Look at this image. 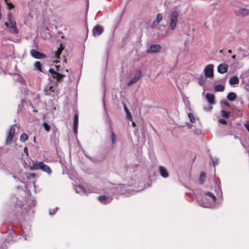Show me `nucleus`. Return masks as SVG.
<instances>
[{
  "label": "nucleus",
  "mask_w": 249,
  "mask_h": 249,
  "mask_svg": "<svg viewBox=\"0 0 249 249\" xmlns=\"http://www.w3.org/2000/svg\"><path fill=\"white\" fill-rule=\"evenodd\" d=\"M234 138L235 139H239V141L241 142V143H242V145H243V144L242 143V142L241 141V140L240 139V138H239L238 136H234Z\"/></svg>",
  "instance_id": "obj_40"
},
{
  "label": "nucleus",
  "mask_w": 249,
  "mask_h": 249,
  "mask_svg": "<svg viewBox=\"0 0 249 249\" xmlns=\"http://www.w3.org/2000/svg\"><path fill=\"white\" fill-rule=\"evenodd\" d=\"M64 62H65V63H66V62H67V60H66V59H65V60H64Z\"/></svg>",
  "instance_id": "obj_46"
},
{
  "label": "nucleus",
  "mask_w": 249,
  "mask_h": 249,
  "mask_svg": "<svg viewBox=\"0 0 249 249\" xmlns=\"http://www.w3.org/2000/svg\"><path fill=\"white\" fill-rule=\"evenodd\" d=\"M29 168L31 170L40 169L48 175H50L52 173L51 168L42 161H33L31 163H30Z\"/></svg>",
  "instance_id": "obj_1"
},
{
  "label": "nucleus",
  "mask_w": 249,
  "mask_h": 249,
  "mask_svg": "<svg viewBox=\"0 0 249 249\" xmlns=\"http://www.w3.org/2000/svg\"><path fill=\"white\" fill-rule=\"evenodd\" d=\"M205 77H212L213 76V65L209 64L207 65L204 69Z\"/></svg>",
  "instance_id": "obj_5"
},
{
  "label": "nucleus",
  "mask_w": 249,
  "mask_h": 249,
  "mask_svg": "<svg viewBox=\"0 0 249 249\" xmlns=\"http://www.w3.org/2000/svg\"><path fill=\"white\" fill-rule=\"evenodd\" d=\"M188 127H189V128H191V126H192V124H189L188 125Z\"/></svg>",
  "instance_id": "obj_44"
},
{
  "label": "nucleus",
  "mask_w": 249,
  "mask_h": 249,
  "mask_svg": "<svg viewBox=\"0 0 249 249\" xmlns=\"http://www.w3.org/2000/svg\"><path fill=\"white\" fill-rule=\"evenodd\" d=\"M206 195L207 196H209L210 197H211L214 202H215L216 201V198L215 196L212 193L207 192L206 193Z\"/></svg>",
  "instance_id": "obj_30"
},
{
  "label": "nucleus",
  "mask_w": 249,
  "mask_h": 249,
  "mask_svg": "<svg viewBox=\"0 0 249 249\" xmlns=\"http://www.w3.org/2000/svg\"><path fill=\"white\" fill-rule=\"evenodd\" d=\"M90 160L92 161L93 162H96L97 160L95 159L98 157H87Z\"/></svg>",
  "instance_id": "obj_33"
},
{
  "label": "nucleus",
  "mask_w": 249,
  "mask_h": 249,
  "mask_svg": "<svg viewBox=\"0 0 249 249\" xmlns=\"http://www.w3.org/2000/svg\"><path fill=\"white\" fill-rule=\"evenodd\" d=\"M124 108L126 113L127 119L130 121L132 120V116L125 104H124Z\"/></svg>",
  "instance_id": "obj_19"
},
{
  "label": "nucleus",
  "mask_w": 249,
  "mask_h": 249,
  "mask_svg": "<svg viewBox=\"0 0 249 249\" xmlns=\"http://www.w3.org/2000/svg\"><path fill=\"white\" fill-rule=\"evenodd\" d=\"M118 139L117 138L115 133L113 131H111V147L112 148H115L117 146Z\"/></svg>",
  "instance_id": "obj_13"
},
{
  "label": "nucleus",
  "mask_w": 249,
  "mask_h": 249,
  "mask_svg": "<svg viewBox=\"0 0 249 249\" xmlns=\"http://www.w3.org/2000/svg\"><path fill=\"white\" fill-rule=\"evenodd\" d=\"M103 31L104 28L102 26L97 25L95 26L92 29V35L94 36L96 35H100L103 33Z\"/></svg>",
  "instance_id": "obj_11"
},
{
  "label": "nucleus",
  "mask_w": 249,
  "mask_h": 249,
  "mask_svg": "<svg viewBox=\"0 0 249 249\" xmlns=\"http://www.w3.org/2000/svg\"><path fill=\"white\" fill-rule=\"evenodd\" d=\"M64 49V46L62 44L60 45V47L57 49V51L55 52V56L57 58H59V56L61 53L62 50Z\"/></svg>",
  "instance_id": "obj_21"
},
{
  "label": "nucleus",
  "mask_w": 249,
  "mask_h": 249,
  "mask_svg": "<svg viewBox=\"0 0 249 249\" xmlns=\"http://www.w3.org/2000/svg\"><path fill=\"white\" fill-rule=\"evenodd\" d=\"M206 77H204L202 75L199 76L198 78L199 84L201 86H204L206 83Z\"/></svg>",
  "instance_id": "obj_23"
},
{
  "label": "nucleus",
  "mask_w": 249,
  "mask_h": 249,
  "mask_svg": "<svg viewBox=\"0 0 249 249\" xmlns=\"http://www.w3.org/2000/svg\"><path fill=\"white\" fill-rule=\"evenodd\" d=\"M207 101L210 104H214V96L213 94L207 93L206 96Z\"/></svg>",
  "instance_id": "obj_16"
},
{
  "label": "nucleus",
  "mask_w": 249,
  "mask_h": 249,
  "mask_svg": "<svg viewBox=\"0 0 249 249\" xmlns=\"http://www.w3.org/2000/svg\"><path fill=\"white\" fill-rule=\"evenodd\" d=\"M236 97L237 95L235 93L233 92H229L227 96V99L231 102L234 101L236 99Z\"/></svg>",
  "instance_id": "obj_18"
},
{
  "label": "nucleus",
  "mask_w": 249,
  "mask_h": 249,
  "mask_svg": "<svg viewBox=\"0 0 249 249\" xmlns=\"http://www.w3.org/2000/svg\"><path fill=\"white\" fill-rule=\"evenodd\" d=\"M112 199V197H107L105 195H101L98 197V200L103 204H107L111 202Z\"/></svg>",
  "instance_id": "obj_8"
},
{
  "label": "nucleus",
  "mask_w": 249,
  "mask_h": 249,
  "mask_svg": "<svg viewBox=\"0 0 249 249\" xmlns=\"http://www.w3.org/2000/svg\"><path fill=\"white\" fill-rule=\"evenodd\" d=\"M34 66L35 67V69L36 70H37L40 72H43L42 68H41V64L39 61L36 62L34 64Z\"/></svg>",
  "instance_id": "obj_25"
},
{
  "label": "nucleus",
  "mask_w": 249,
  "mask_h": 249,
  "mask_svg": "<svg viewBox=\"0 0 249 249\" xmlns=\"http://www.w3.org/2000/svg\"><path fill=\"white\" fill-rule=\"evenodd\" d=\"M28 151V148H27V147H25L24 148V152L26 154V156H29Z\"/></svg>",
  "instance_id": "obj_37"
},
{
  "label": "nucleus",
  "mask_w": 249,
  "mask_h": 249,
  "mask_svg": "<svg viewBox=\"0 0 249 249\" xmlns=\"http://www.w3.org/2000/svg\"><path fill=\"white\" fill-rule=\"evenodd\" d=\"M78 112H76L74 114L73 117V130L75 134H76L78 132Z\"/></svg>",
  "instance_id": "obj_10"
},
{
  "label": "nucleus",
  "mask_w": 249,
  "mask_h": 249,
  "mask_svg": "<svg viewBox=\"0 0 249 249\" xmlns=\"http://www.w3.org/2000/svg\"><path fill=\"white\" fill-rule=\"evenodd\" d=\"M48 88V89L49 90H51V91L53 92V86H49V87H47Z\"/></svg>",
  "instance_id": "obj_38"
},
{
  "label": "nucleus",
  "mask_w": 249,
  "mask_h": 249,
  "mask_svg": "<svg viewBox=\"0 0 249 249\" xmlns=\"http://www.w3.org/2000/svg\"><path fill=\"white\" fill-rule=\"evenodd\" d=\"M52 92V91H51V90H49L48 89V88L47 87H46V88L45 89V94L46 95H51Z\"/></svg>",
  "instance_id": "obj_35"
},
{
  "label": "nucleus",
  "mask_w": 249,
  "mask_h": 249,
  "mask_svg": "<svg viewBox=\"0 0 249 249\" xmlns=\"http://www.w3.org/2000/svg\"><path fill=\"white\" fill-rule=\"evenodd\" d=\"M160 168V175L164 178H167L169 177V174L168 171L165 167L162 166H160L159 167Z\"/></svg>",
  "instance_id": "obj_15"
},
{
  "label": "nucleus",
  "mask_w": 249,
  "mask_h": 249,
  "mask_svg": "<svg viewBox=\"0 0 249 249\" xmlns=\"http://www.w3.org/2000/svg\"><path fill=\"white\" fill-rule=\"evenodd\" d=\"M28 139V136L26 134L23 133L20 136V140L24 142Z\"/></svg>",
  "instance_id": "obj_28"
},
{
  "label": "nucleus",
  "mask_w": 249,
  "mask_h": 249,
  "mask_svg": "<svg viewBox=\"0 0 249 249\" xmlns=\"http://www.w3.org/2000/svg\"><path fill=\"white\" fill-rule=\"evenodd\" d=\"M188 117L189 118L190 121L191 123H194L195 122L196 120L194 116V115L192 113H188Z\"/></svg>",
  "instance_id": "obj_31"
},
{
  "label": "nucleus",
  "mask_w": 249,
  "mask_h": 249,
  "mask_svg": "<svg viewBox=\"0 0 249 249\" xmlns=\"http://www.w3.org/2000/svg\"><path fill=\"white\" fill-rule=\"evenodd\" d=\"M205 179H206V174L204 172L202 171L200 173L199 179L200 184H203L205 182Z\"/></svg>",
  "instance_id": "obj_20"
},
{
  "label": "nucleus",
  "mask_w": 249,
  "mask_h": 249,
  "mask_svg": "<svg viewBox=\"0 0 249 249\" xmlns=\"http://www.w3.org/2000/svg\"><path fill=\"white\" fill-rule=\"evenodd\" d=\"M30 54L33 58L36 59H41L45 57L44 54L40 53L35 49H32L30 51Z\"/></svg>",
  "instance_id": "obj_7"
},
{
  "label": "nucleus",
  "mask_w": 249,
  "mask_h": 249,
  "mask_svg": "<svg viewBox=\"0 0 249 249\" xmlns=\"http://www.w3.org/2000/svg\"><path fill=\"white\" fill-rule=\"evenodd\" d=\"M219 123L222 124H226L227 123V122L226 120L224 119H220L219 120Z\"/></svg>",
  "instance_id": "obj_36"
},
{
  "label": "nucleus",
  "mask_w": 249,
  "mask_h": 249,
  "mask_svg": "<svg viewBox=\"0 0 249 249\" xmlns=\"http://www.w3.org/2000/svg\"><path fill=\"white\" fill-rule=\"evenodd\" d=\"M228 70V66L226 64H220L217 68V71L221 73H225L227 72Z\"/></svg>",
  "instance_id": "obj_14"
},
{
  "label": "nucleus",
  "mask_w": 249,
  "mask_h": 249,
  "mask_svg": "<svg viewBox=\"0 0 249 249\" xmlns=\"http://www.w3.org/2000/svg\"><path fill=\"white\" fill-rule=\"evenodd\" d=\"M239 80L237 76H233L229 79V84L231 85H233L239 83Z\"/></svg>",
  "instance_id": "obj_17"
},
{
  "label": "nucleus",
  "mask_w": 249,
  "mask_h": 249,
  "mask_svg": "<svg viewBox=\"0 0 249 249\" xmlns=\"http://www.w3.org/2000/svg\"><path fill=\"white\" fill-rule=\"evenodd\" d=\"M142 76V72L141 71L138 70L133 77L127 83V86H130L136 83L138 80Z\"/></svg>",
  "instance_id": "obj_6"
},
{
  "label": "nucleus",
  "mask_w": 249,
  "mask_h": 249,
  "mask_svg": "<svg viewBox=\"0 0 249 249\" xmlns=\"http://www.w3.org/2000/svg\"><path fill=\"white\" fill-rule=\"evenodd\" d=\"M213 160V166H215V161L214 160Z\"/></svg>",
  "instance_id": "obj_41"
},
{
  "label": "nucleus",
  "mask_w": 249,
  "mask_h": 249,
  "mask_svg": "<svg viewBox=\"0 0 249 249\" xmlns=\"http://www.w3.org/2000/svg\"><path fill=\"white\" fill-rule=\"evenodd\" d=\"M43 127L45 129V130L46 131H49L50 130V125L46 123H44L43 124Z\"/></svg>",
  "instance_id": "obj_32"
},
{
  "label": "nucleus",
  "mask_w": 249,
  "mask_h": 249,
  "mask_svg": "<svg viewBox=\"0 0 249 249\" xmlns=\"http://www.w3.org/2000/svg\"><path fill=\"white\" fill-rule=\"evenodd\" d=\"M249 14V10L243 8L239 10V15L242 16H245Z\"/></svg>",
  "instance_id": "obj_22"
},
{
  "label": "nucleus",
  "mask_w": 249,
  "mask_h": 249,
  "mask_svg": "<svg viewBox=\"0 0 249 249\" xmlns=\"http://www.w3.org/2000/svg\"><path fill=\"white\" fill-rule=\"evenodd\" d=\"M228 52H229V53H231V52H231V49L229 50H228Z\"/></svg>",
  "instance_id": "obj_45"
},
{
  "label": "nucleus",
  "mask_w": 249,
  "mask_h": 249,
  "mask_svg": "<svg viewBox=\"0 0 249 249\" xmlns=\"http://www.w3.org/2000/svg\"><path fill=\"white\" fill-rule=\"evenodd\" d=\"M224 89V87L223 85L218 84L215 86L214 90L216 91H223Z\"/></svg>",
  "instance_id": "obj_26"
},
{
  "label": "nucleus",
  "mask_w": 249,
  "mask_h": 249,
  "mask_svg": "<svg viewBox=\"0 0 249 249\" xmlns=\"http://www.w3.org/2000/svg\"><path fill=\"white\" fill-rule=\"evenodd\" d=\"M132 124L133 126H135V123L134 122L132 121Z\"/></svg>",
  "instance_id": "obj_43"
},
{
  "label": "nucleus",
  "mask_w": 249,
  "mask_h": 249,
  "mask_svg": "<svg viewBox=\"0 0 249 249\" xmlns=\"http://www.w3.org/2000/svg\"><path fill=\"white\" fill-rule=\"evenodd\" d=\"M161 49V46L159 44H152L147 50V53H157Z\"/></svg>",
  "instance_id": "obj_12"
},
{
  "label": "nucleus",
  "mask_w": 249,
  "mask_h": 249,
  "mask_svg": "<svg viewBox=\"0 0 249 249\" xmlns=\"http://www.w3.org/2000/svg\"><path fill=\"white\" fill-rule=\"evenodd\" d=\"M55 67L56 71L51 68L49 70V72L54 79H55L58 82H60L65 77V75L60 72L59 66H55Z\"/></svg>",
  "instance_id": "obj_3"
},
{
  "label": "nucleus",
  "mask_w": 249,
  "mask_h": 249,
  "mask_svg": "<svg viewBox=\"0 0 249 249\" xmlns=\"http://www.w3.org/2000/svg\"><path fill=\"white\" fill-rule=\"evenodd\" d=\"M162 19V15L160 13H159L157 14L156 16V18L154 21V23L155 24L157 23V24H159V23L161 21Z\"/></svg>",
  "instance_id": "obj_24"
},
{
  "label": "nucleus",
  "mask_w": 249,
  "mask_h": 249,
  "mask_svg": "<svg viewBox=\"0 0 249 249\" xmlns=\"http://www.w3.org/2000/svg\"><path fill=\"white\" fill-rule=\"evenodd\" d=\"M178 15V12L176 10H174L172 12L170 16V22L169 28L171 30H175L176 27Z\"/></svg>",
  "instance_id": "obj_4"
},
{
  "label": "nucleus",
  "mask_w": 249,
  "mask_h": 249,
  "mask_svg": "<svg viewBox=\"0 0 249 249\" xmlns=\"http://www.w3.org/2000/svg\"><path fill=\"white\" fill-rule=\"evenodd\" d=\"M223 104L226 106H228V107H229L230 106V104L227 101H223Z\"/></svg>",
  "instance_id": "obj_39"
},
{
  "label": "nucleus",
  "mask_w": 249,
  "mask_h": 249,
  "mask_svg": "<svg viewBox=\"0 0 249 249\" xmlns=\"http://www.w3.org/2000/svg\"><path fill=\"white\" fill-rule=\"evenodd\" d=\"M17 81L19 82L21 84L25 85H26V81L20 75H18V78H17Z\"/></svg>",
  "instance_id": "obj_27"
},
{
  "label": "nucleus",
  "mask_w": 249,
  "mask_h": 249,
  "mask_svg": "<svg viewBox=\"0 0 249 249\" xmlns=\"http://www.w3.org/2000/svg\"><path fill=\"white\" fill-rule=\"evenodd\" d=\"M15 133V129L14 126H12L8 131V136L6 141L7 144L9 143L12 141Z\"/></svg>",
  "instance_id": "obj_9"
},
{
  "label": "nucleus",
  "mask_w": 249,
  "mask_h": 249,
  "mask_svg": "<svg viewBox=\"0 0 249 249\" xmlns=\"http://www.w3.org/2000/svg\"><path fill=\"white\" fill-rule=\"evenodd\" d=\"M6 4L9 10H11L14 7V5L11 2H6Z\"/></svg>",
  "instance_id": "obj_34"
},
{
  "label": "nucleus",
  "mask_w": 249,
  "mask_h": 249,
  "mask_svg": "<svg viewBox=\"0 0 249 249\" xmlns=\"http://www.w3.org/2000/svg\"><path fill=\"white\" fill-rule=\"evenodd\" d=\"M231 57L232 59H235L236 58V55H233L231 56Z\"/></svg>",
  "instance_id": "obj_42"
},
{
  "label": "nucleus",
  "mask_w": 249,
  "mask_h": 249,
  "mask_svg": "<svg viewBox=\"0 0 249 249\" xmlns=\"http://www.w3.org/2000/svg\"><path fill=\"white\" fill-rule=\"evenodd\" d=\"M221 115H222V117L226 118H229V117L230 116V112H228L224 110H222L221 111Z\"/></svg>",
  "instance_id": "obj_29"
},
{
  "label": "nucleus",
  "mask_w": 249,
  "mask_h": 249,
  "mask_svg": "<svg viewBox=\"0 0 249 249\" xmlns=\"http://www.w3.org/2000/svg\"><path fill=\"white\" fill-rule=\"evenodd\" d=\"M8 22H5L4 25L6 26V29H8L10 33L13 35H17L18 34V30L17 27V23L16 21L13 18L11 13L8 15Z\"/></svg>",
  "instance_id": "obj_2"
}]
</instances>
